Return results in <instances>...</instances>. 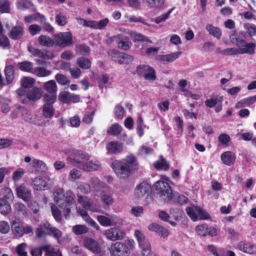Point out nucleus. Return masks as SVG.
<instances>
[{
	"instance_id": "obj_1",
	"label": "nucleus",
	"mask_w": 256,
	"mask_h": 256,
	"mask_svg": "<svg viewBox=\"0 0 256 256\" xmlns=\"http://www.w3.org/2000/svg\"><path fill=\"white\" fill-rule=\"evenodd\" d=\"M125 162L120 160H114L112 167L116 176L120 179H125L129 176L130 170L137 168L136 157L132 154H128L124 158Z\"/></svg>"
},
{
	"instance_id": "obj_2",
	"label": "nucleus",
	"mask_w": 256,
	"mask_h": 256,
	"mask_svg": "<svg viewBox=\"0 0 256 256\" xmlns=\"http://www.w3.org/2000/svg\"><path fill=\"white\" fill-rule=\"evenodd\" d=\"M54 200L56 205L62 210L66 219L70 218L71 210L76 208V202L73 196L64 194L63 189L56 190L54 194Z\"/></svg>"
},
{
	"instance_id": "obj_3",
	"label": "nucleus",
	"mask_w": 256,
	"mask_h": 256,
	"mask_svg": "<svg viewBox=\"0 0 256 256\" xmlns=\"http://www.w3.org/2000/svg\"><path fill=\"white\" fill-rule=\"evenodd\" d=\"M78 203L82 204L84 208H78L77 212L83 217L84 220L90 225L100 230L99 226L88 215L86 210H90L93 212H100L101 208L100 206L94 204L90 199L86 196H78Z\"/></svg>"
},
{
	"instance_id": "obj_4",
	"label": "nucleus",
	"mask_w": 256,
	"mask_h": 256,
	"mask_svg": "<svg viewBox=\"0 0 256 256\" xmlns=\"http://www.w3.org/2000/svg\"><path fill=\"white\" fill-rule=\"evenodd\" d=\"M68 160L73 166L86 172H90L102 169L100 162L96 159H91L88 154H82L74 159L69 158Z\"/></svg>"
},
{
	"instance_id": "obj_5",
	"label": "nucleus",
	"mask_w": 256,
	"mask_h": 256,
	"mask_svg": "<svg viewBox=\"0 0 256 256\" xmlns=\"http://www.w3.org/2000/svg\"><path fill=\"white\" fill-rule=\"evenodd\" d=\"M135 242L133 240H130L124 242H116L111 245L110 248L112 256H128L130 250L134 246Z\"/></svg>"
},
{
	"instance_id": "obj_6",
	"label": "nucleus",
	"mask_w": 256,
	"mask_h": 256,
	"mask_svg": "<svg viewBox=\"0 0 256 256\" xmlns=\"http://www.w3.org/2000/svg\"><path fill=\"white\" fill-rule=\"evenodd\" d=\"M16 93L20 96V99L23 103L26 102L22 98L26 94V98L30 101H36L40 98L42 96V90L38 87H30L28 89L19 88L16 90Z\"/></svg>"
},
{
	"instance_id": "obj_7",
	"label": "nucleus",
	"mask_w": 256,
	"mask_h": 256,
	"mask_svg": "<svg viewBox=\"0 0 256 256\" xmlns=\"http://www.w3.org/2000/svg\"><path fill=\"white\" fill-rule=\"evenodd\" d=\"M10 223L12 232L16 237H22L24 234H28L33 230L31 226H24L20 220L16 218H12L10 220Z\"/></svg>"
},
{
	"instance_id": "obj_8",
	"label": "nucleus",
	"mask_w": 256,
	"mask_h": 256,
	"mask_svg": "<svg viewBox=\"0 0 256 256\" xmlns=\"http://www.w3.org/2000/svg\"><path fill=\"white\" fill-rule=\"evenodd\" d=\"M154 187L162 199L164 201L171 200L172 192L168 182L162 180H158L156 182Z\"/></svg>"
},
{
	"instance_id": "obj_9",
	"label": "nucleus",
	"mask_w": 256,
	"mask_h": 256,
	"mask_svg": "<svg viewBox=\"0 0 256 256\" xmlns=\"http://www.w3.org/2000/svg\"><path fill=\"white\" fill-rule=\"evenodd\" d=\"M28 50L33 56L38 57L42 60L36 59L35 62L38 65H43L45 64L44 60L51 59L54 57V54L48 50H41L32 46H28Z\"/></svg>"
},
{
	"instance_id": "obj_10",
	"label": "nucleus",
	"mask_w": 256,
	"mask_h": 256,
	"mask_svg": "<svg viewBox=\"0 0 256 256\" xmlns=\"http://www.w3.org/2000/svg\"><path fill=\"white\" fill-rule=\"evenodd\" d=\"M54 184V180L46 176L36 177L32 181L34 188L38 190L49 189Z\"/></svg>"
},
{
	"instance_id": "obj_11",
	"label": "nucleus",
	"mask_w": 256,
	"mask_h": 256,
	"mask_svg": "<svg viewBox=\"0 0 256 256\" xmlns=\"http://www.w3.org/2000/svg\"><path fill=\"white\" fill-rule=\"evenodd\" d=\"M112 195V191L108 187H105L100 191L96 196H98L100 197L103 207L107 209L114 203Z\"/></svg>"
},
{
	"instance_id": "obj_12",
	"label": "nucleus",
	"mask_w": 256,
	"mask_h": 256,
	"mask_svg": "<svg viewBox=\"0 0 256 256\" xmlns=\"http://www.w3.org/2000/svg\"><path fill=\"white\" fill-rule=\"evenodd\" d=\"M136 73L144 77L146 80L154 81L156 79L154 70L148 64H140L137 66Z\"/></svg>"
},
{
	"instance_id": "obj_13",
	"label": "nucleus",
	"mask_w": 256,
	"mask_h": 256,
	"mask_svg": "<svg viewBox=\"0 0 256 256\" xmlns=\"http://www.w3.org/2000/svg\"><path fill=\"white\" fill-rule=\"evenodd\" d=\"M55 44L58 46L66 47L72 43V35L70 32H60L54 36Z\"/></svg>"
},
{
	"instance_id": "obj_14",
	"label": "nucleus",
	"mask_w": 256,
	"mask_h": 256,
	"mask_svg": "<svg viewBox=\"0 0 256 256\" xmlns=\"http://www.w3.org/2000/svg\"><path fill=\"white\" fill-rule=\"evenodd\" d=\"M104 234L107 238L113 241L122 240L124 236L123 230L118 227L106 230Z\"/></svg>"
},
{
	"instance_id": "obj_15",
	"label": "nucleus",
	"mask_w": 256,
	"mask_h": 256,
	"mask_svg": "<svg viewBox=\"0 0 256 256\" xmlns=\"http://www.w3.org/2000/svg\"><path fill=\"white\" fill-rule=\"evenodd\" d=\"M83 244L86 249L93 253L100 254L101 252L100 245L96 240L92 238H86L84 240Z\"/></svg>"
},
{
	"instance_id": "obj_16",
	"label": "nucleus",
	"mask_w": 256,
	"mask_h": 256,
	"mask_svg": "<svg viewBox=\"0 0 256 256\" xmlns=\"http://www.w3.org/2000/svg\"><path fill=\"white\" fill-rule=\"evenodd\" d=\"M223 97L222 96H218L216 98H212L207 99L204 104L206 106L210 108H214V110L216 112H219L222 110V101Z\"/></svg>"
},
{
	"instance_id": "obj_17",
	"label": "nucleus",
	"mask_w": 256,
	"mask_h": 256,
	"mask_svg": "<svg viewBox=\"0 0 256 256\" xmlns=\"http://www.w3.org/2000/svg\"><path fill=\"white\" fill-rule=\"evenodd\" d=\"M196 230L198 234L204 236L207 235L214 236L217 234V230L215 228L208 227L207 224L198 226L196 227Z\"/></svg>"
},
{
	"instance_id": "obj_18",
	"label": "nucleus",
	"mask_w": 256,
	"mask_h": 256,
	"mask_svg": "<svg viewBox=\"0 0 256 256\" xmlns=\"http://www.w3.org/2000/svg\"><path fill=\"white\" fill-rule=\"evenodd\" d=\"M182 52H176L168 54L159 55L156 56V60L164 64L172 62L182 54Z\"/></svg>"
},
{
	"instance_id": "obj_19",
	"label": "nucleus",
	"mask_w": 256,
	"mask_h": 256,
	"mask_svg": "<svg viewBox=\"0 0 256 256\" xmlns=\"http://www.w3.org/2000/svg\"><path fill=\"white\" fill-rule=\"evenodd\" d=\"M148 228L150 231L156 232L163 238H165L169 234V232L167 229L156 223L154 222L150 224Z\"/></svg>"
},
{
	"instance_id": "obj_20",
	"label": "nucleus",
	"mask_w": 256,
	"mask_h": 256,
	"mask_svg": "<svg viewBox=\"0 0 256 256\" xmlns=\"http://www.w3.org/2000/svg\"><path fill=\"white\" fill-rule=\"evenodd\" d=\"M123 149V144L118 141L110 142L106 144V150L109 154H118L121 153Z\"/></svg>"
},
{
	"instance_id": "obj_21",
	"label": "nucleus",
	"mask_w": 256,
	"mask_h": 256,
	"mask_svg": "<svg viewBox=\"0 0 256 256\" xmlns=\"http://www.w3.org/2000/svg\"><path fill=\"white\" fill-rule=\"evenodd\" d=\"M151 187L146 182H142L137 186L135 188L134 194L138 198H141L150 192Z\"/></svg>"
},
{
	"instance_id": "obj_22",
	"label": "nucleus",
	"mask_w": 256,
	"mask_h": 256,
	"mask_svg": "<svg viewBox=\"0 0 256 256\" xmlns=\"http://www.w3.org/2000/svg\"><path fill=\"white\" fill-rule=\"evenodd\" d=\"M256 44L254 42L248 43L244 40V44L238 48L239 54H248L252 55L255 52Z\"/></svg>"
},
{
	"instance_id": "obj_23",
	"label": "nucleus",
	"mask_w": 256,
	"mask_h": 256,
	"mask_svg": "<svg viewBox=\"0 0 256 256\" xmlns=\"http://www.w3.org/2000/svg\"><path fill=\"white\" fill-rule=\"evenodd\" d=\"M23 120L26 122L36 125H40V117L28 111L26 108L22 114Z\"/></svg>"
},
{
	"instance_id": "obj_24",
	"label": "nucleus",
	"mask_w": 256,
	"mask_h": 256,
	"mask_svg": "<svg viewBox=\"0 0 256 256\" xmlns=\"http://www.w3.org/2000/svg\"><path fill=\"white\" fill-rule=\"evenodd\" d=\"M46 228V234L56 239H58L62 236V232L57 228L54 227L48 222H46V224L44 225Z\"/></svg>"
},
{
	"instance_id": "obj_25",
	"label": "nucleus",
	"mask_w": 256,
	"mask_h": 256,
	"mask_svg": "<svg viewBox=\"0 0 256 256\" xmlns=\"http://www.w3.org/2000/svg\"><path fill=\"white\" fill-rule=\"evenodd\" d=\"M237 247L245 253L252 254L256 252V246L250 243L240 242L238 244Z\"/></svg>"
},
{
	"instance_id": "obj_26",
	"label": "nucleus",
	"mask_w": 256,
	"mask_h": 256,
	"mask_svg": "<svg viewBox=\"0 0 256 256\" xmlns=\"http://www.w3.org/2000/svg\"><path fill=\"white\" fill-rule=\"evenodd\" d=\"M18 196L24 200L28 201L31 197V193L29 190L24 186H20L16 188Z\"/></svg>"
},
{
	"instance_id": "obj_27",
	"label": "nucleus",
	"mask_w": 256,
	"mask_h": 256,
	"mask_svg": "<svg viewBox=\"0 0 256 256\" xmlns=\"http://www.w3.org/2000/svg\"><path fill=\"white\" fill-rule=\"evenodd\" d=\"M221 160L224 164L227 166L232 164L236 160L235 154L230 151L223 152L221 155Z\"/></svg>"
},
{
	"instance_id": "obj_28",
	"label": "nucleus",
	"mask_w": 256,
	"mask_h": 256,
	"mask_svg": "<svg viewBox=\"0 0 256 256\" xmlns=\"http://www.w3.org/2000/svg\"><path fill=\"white\" fill-rule=\"evenodd\" d=\"M38 42L39 44L43 46L52 47L54 44V39H52L48 36L41 35L38 37Z\"/></svg>"
},
{
	"instance_id": "obj_29",
	"label": "nucleus",
	"mask_w": 256,
	"mask_h": 256,
	"mask_svg": "<svg viewBox=\"0 0 256 256\" xmlns=\"http://www.w3.org/2000/svg\"><path fill=\"white\" fill-rule=\"evenodd\" d=\"M256 102V94L244 98L238 102L236 104V108H240L242 107L248 106Z\"/></svg>"
},
{
	"instance_id": "obj_30",
	"label": "nucleus",
	"mask_w": 256,
	"mask_h": 256,
	"mask_svg": "<svg viewBox=\"0 0 256 256\" xmlns=\"http://www.w3.org/2000/svg\"><path fill=\"white\" fill-rule=\"evenodd\" d=\"M11 100L2 96H0V105L2 112L4 113H8L11 109Z\"/></svg>"
},
{
	"instance_id": "obj_31",
	"label": "nucleus",
	"mask_w": 256,
	"mask_h": 256,
	"mask_svg": "<svg viewBox=\"0 0 256 256\" xmlns=\"http://www.w3.org/2000/svg\"><path fill=\"white\" fill-rule=\"evenodd\" d=\"M12 208L10 204L5 198H0V213L5 215L10 213Z\"/></svg>"
},
{
	"instance_id": "obj_32",
	"label": "nucleus",
	"mask_w": 256,
	"mask_h": 256,
	"mask_svg": "<svg viewBox=\"0 0 256 256\" xmlns=\"http://www.w3.org/2000/svg\"><path fill=\"white\" fill-rule=\"evenodd\" d=\"M90 184L94 188L95 194L94 196L96 197L99 193L100 191L102 190L104 187L103 186V183L98 178L92 177L90 180Z\"/></svg>"
},
{
	"instance_id": "obj_33",
	"label": "nucleus",
	"mask_w": 256,
	"mask_h": 256,
	"mask_svg": "<svg viewBox=\"0 0 256 256\" xmlns=\"http://www.w3.org/2000/svg\"><path fill=\"white\" fill-rule=\"evenodd\" d=\"M134 236L136 238V240L138 242V246L140 247L142 246H146V244H150L148 240L146 238V236L139 230H136L134 231Z\"/></svg>"
},
{
	"instance_id": "obj_34",
	"label": "nucleus",
	"mask_w": 256,
	"mask_h": 256,
	"mask_svg": "<svg viewBox=\"0 0 256 256\" xmlns=\"http://www.w3.org/2000/svg\"><path fill=\"white\" fill-rule=\"evenodd\" d=\"M44 89L50 94H54L57 92V86L54 80H50L44 84Z\"/></svg>"
},
{
	"instance_id": "obj_35",
	"label": "nucleus",
	"mask_w": 256,
	"mask_h": 256,
	"mask_svg": "<svg viewBox=\"0 0 256 256\" xmlns=\"http://www.w3.org/2000/svg\"><path fill=\"white\" fill-rule=\"evenodd\" d=\"M17 66L22 71L30 73L33 72V64L30 61L26 60L18 62Z\"/></svg>"
},
{
	"instance_id": "obj_36",
	"label": "nucleus",
	"mask_w": 256,
	"mask_h": 256,
	"mask_svg": "<svg viewBox=\"0 0 256 256\" xmlns=\"http://www.w3.org/2000/svg\"><path fill=\"white\" fill-rule=\"evenodd\" d=\"M40 20L42 22L46 21V18L44 16L40 14H34L32 15L26 16L24 18V20L26 22L31 23L34 21Z\"/></svg>"
},
{
	"instance_id": "obj_37",
	"label": "nucleus",
	"mask_w": 256,
	"mask_h": 256,
	"mask_svg": "<svg viewBox=\"0 0 256 256\" xmlns=\"http://www.w3.org/2000/svg\"><path fill=\"white\" fill-rule=\"evenodd\" d=\"M32 165L38 171L44 172L47 170L46 164L41 160L36 158L33 159Z\"/></svg>"
},
{
	"instance_id": "obj_38",
	"label": "nucleus",
	"mask_w": 256,
	"mask_h": 256,
	"mask_svg": "<svg viewBox=\"0 0 256 256\" xmlns=\"http://www.w3.org/2000/svg\"><path fill=\"white\" fill-rule=\"evenodd\" d=\"M6 80L8 84L11 83L14 78V67L9 65L6 67L4 70Z\"/></svg>"
},
{
	"instance_id": "obj_39",
	"label": "nucleus",
	"mask_w": 256,
	"mask_h": 256,
	"mask_svg": "<svg viewBox=\"0 0 256 256\" xmlns=\"http://www.w3.org/2000/svg\"><path fill=\"white\" fill-rule=\"evenodd\" d=\"M54 110L52 104H45L43 106L42 114L46 118H51L54 114Z\"/></svg>"
},
{
	"instance_id": "obj_40",
	"label": "nucleus",
	"mask_w": 256,
	"mask_h": 256,
	"mask_svg": "<svg viewBox=\"0 0 256 256\" xmlns=\"http://www.w3.org/2000/svg\"><path fill=\"white\" fill-rule=\"evenodd\" d=\"M23 36V28L20 26H16L10 31V36L14 40L20 38Z\"/></svg>"
},
{
	"instance_id": "obj_41",
	"label": "nucleus",
	"mask_w": 256,
	"mask_h": 256,
	"mask_svg": "<svg viewBox=\"0 0 256 256\" xmlns=\"http://www.w3.org/2000/svg\"><path fill=\"white\" fill-rule=\"evenodd\" d=\"M206 30L209 34L214 37L220 38L222 36V31L219 28L215 27L212 24H208L206 26Z\"/></svg>"
},
{
	"instance_id": "obj_42",
	"label": "nucleus",
	"mask_w": 256,
	"mask_h": 256,
	"mask_svg": "<svg viewBox=\"0 0 256 256\" xmlns=\"http://www.w3.org/2000/svg\"><path fill=\"white\" fill-rule=\"evenodd\" d=\"M32 74L38 77H46L50 76L51 72L44 68L38 66L34 69Z\"/></svg>"
},
{
	"instance_id": "obj_43",
	"label": "nucleus",
	"mask_w": 256,
	"mask_h": 256,
	"mask_svg": "<svg viewBox=\"0 0 256 256\" xmlns=\"http://www.w3.org/2000/svg\"><path fill=\"white\" fill-rule=\"evenodd\" d=\"M122 127L118 124H114L109 127L107 130V134L110 135L117 136L122 131Z\"/></svg>"
},
{
	"instance_id": "obj_44",
	"label": "nucleus",
	"mask_w": 256,
	"mask_h": 256,
	"mask_svg": "<svg viewBox=\"0 0 256 256\" xmlns=\"http://www.w3.org/2000/svg\"><path fill=\"white\" fill-rule=\"evenodd\" d=\"M198 206H193L186 208L187 214L193 221H196L198 219Z\"/></svg>"
},
{
	"instance_id": "obj_45",
	"label": "nucleus",
	"mask_w": 256,
	"mask_h": 256,
	"mask_svg": "<svg viewBox=\"0 0 256 256\" xmlns=\"http://www.w3.org/2000/svg\"><path fill=\"white\" fill-rule=\"evenodd\" d=\"M76 64L80 68L85 70L90 68L91 66L90 60L83 57L78 58Z\"/></svg>"
},
{
	"instance_id": "obj_46",
	"label": "nucleus",
	"mask_w": 256,
	"mask_h": 256,
	"mask_svg": "<svg viewBox=\"0 0 256 256\" xmlns=\"http://www.w3.org/2000/svg\"><path fill=\"white\" fill-rule=\"evenodd\" d=\"M51 210L52 215L57 222H60L62 220V216L60 209L54 204L51 206Z\"/></svg>"
},
{
	"instance_id": "obj_47",
	"label": "nucleus",
	"mask_w": 256,
	"mask_h": 256,
	"mask_svg": "<svg viewBox=\"0 0 256 256\" xmlns=\"http://www.w3.org/2000/svg\"><path fill=\"white\" fill-rule=\"evenodd\" d=\"M230 38L232 43L237 46L239 48L242 46V44H244L245 40L236 34H231Z\"/></svg>"
},
{
	"instance_id": "obj_48",
	"label": "nucleus",
	"mask_w": 256,
	"mask_h": 256,
	"mask_svg": "<svg viewBox=\"0 0 256 256\" xmlns=\"http://www.w3.org/2000/svg\"><path fill=\"white\" fill-rule=\"evenodd\" d=\"M25 108L22 106H19L14 109L10 114V118L12 120H14L18 118L20 115L22 116L24 112Z\"/></svg>"
},
{
	"instance_id": "obj_49",
	"label": "nucleus",
	"mask_w": 256,
	"mask_h": 256,
	"mask_svg": "<svg viewBox=\"0 0 256 256\" xmlns=\"http://www.w3.org/2000/svg\"><path fill=\"white\" fill-rule=\"evenodd\" d=\"M34 80L30 77H24L21 80V84L24 90L28 89L34 83Z\"/></svg>"
},
{
	"instance_id": "obj_50",
	"label": "nucleus",
	"mask_w": 256,
	"mask_h": 256,
	"mask_svg": "<svg viewBox=\"0 0 256 256\" xmlns=\"http://www.w3.org/2000/svg\"><path fill=\"white\" fill-rule=\"evenodd\" d=\"M72 232L76 235H80L88 232L87 227L84 225L78 224L72 227Z\"/></svg>"
},
{
	"instance_id": "obj_51",
	"label": "nucleus",
	"mask_w": 256,
	"mask_h": 256,
	"mask_svg": "<svg viewBox=\"0 0 256 256\" xmlns=\"http://www.w3.org/2000/svg\"><path fill=\"white\" fill-rule=\"evenodd\" d=\"M132 46V42L128 38H124L118 42V46L119 48L126 50H128Z\"/></svg>"
},
{
	"instance_id": "obj_52",
	"label": "nucleus",
	"mask_w": 256,
	"mask_h": 256,
	"mask_svg": "<svg viewBox=\"0 0 256 256\" xmlns=\"http://www.w3.org/2000/svg\"><path fill=\"white\" fill-rule=\"evenodd\" d=\"M32 5L29 0H18L17 7L19 10H24L29 8Z\"/></svg>"
},
{
	"instance_id": "obj_53",
	"label": "nucleus",
	"mask_w": 256,
	"mask_h": 256,
	"mask_svg": "<svg viewBox=\"0 0 256 256\" xmlns=\"http://www.w3.org/2000/svg\"><path fill=\"white\" fill-rule=\"evenodd\" d=\"M97 220L98 222L102 226H111L110 216H98Z\"/></svg>"
},
{
	"instance_id": "obj_54",
	"label": "nucleus",
	"mask_w": 256,
	"mask_h": 256,
	"mask_svg": "<svg viewBox=\"0 0 256 256\" xmlns=\"http://www.w3.org/2000/svg\"><path fill=\"white\" fill-rule=\"evenodd\" d=\"M76 20L80 24L96 29V21L94 20H86L80 18H77Z\"/></svg>"
},
{
	"instance_id": "obj_55",
	"label": "nucleus",
	"mask_w": 256,
	"mask_h": 256,
	"mask_svg": "<svg viewBox=\"0 0 256 256\" xmlns=\"http://www.w3.org/2000/svg\"><path fill=\"white\" fill-rule=\"evenodd\" d=\"M174 10V8H172L170 10H168V12H166V13L163 14L160 16L157 17L154 20V22L156 24H159L161 22L166 21L167 19H168L170 18V15L172 12Z\"/></svg>"
},
{
	"instance_id": "obj_56",
	"label": "nucleus",
	"mask_w": 256,
	"mask_h": 256,
	"mask_svg": "<svg viewBox=\"0 0 256 256\" xmlns=\"http://www.w3.org/2000/svg\"><path fill=\"white\" fill-rule=\"evenodd\" d=\"M154 166L158 170H167L169 168L168 164L164 159L154 162Z\"/></svg>"
},
{
	"instance_id": "obj_57",
	"label": "nucleus",
	"mask_w": 256,
	"mask_h": 256,
	"mask_svg": "<svg viewBox=\"0 0 256 256\" xmlns=\"http://www.w3.org/2000/svg\"><path fill=\"white\" fill-rule=\"evenodd\" d=\"M76 50L80 54L86 56L90 52L88 46L85 45H79L76 46Z\"/></svg>"
},
{
	"instance_id": "obj_58",
	"label": "nucleus",
	"mask_w": 256,
	"mask_h": 256,
	"mask_svg": "<svg viewBox=\"0 0 256 256\" xmlns=\"http://www.w3.org/2000/svg\"><path fill=\"white\" fill-rule=\"evenodd\" d=\"M124 108L122 106L118 105L116 106L114 110V115L117 120H122L124 117Z\"/></svg>"
},
{
	"instance_id": "obj_59",
	"label": "nucleus",
	"mask_w": 256,
	"mask_h": 256,
	"mask_svg": "<svg viewBox=\"0 0 256 256\" xmlns=\"http://www.w3.org/2000/svg\"><path fill=\"white\" fill-rule=\"evenodd\" d=\"M0 12L1 13L10 12V4L8 0H0Z\"/></svg>"
},
{
	"instance_id": "obj_60",
	"label": "nucleus",
	"mask_w": 256,
	"mask_h": 256,
	"mask_svg": "<svg viewBox=\"0 0 256 256\" xmlns=\"http://www.w3.org/2000/svg\"><path fill=\"white\" fill-rule=\"evenodd\" d=\"M56 22L60 26H64L67 23L66 17L62 13H58L56 16Z\"/></svg>"
},
{
	"instance_id": "obj_61",
	"label": "nucleus",
	"mask_w": 256,
	"mask_h": 256,
	"mask_svg": "<svg viewBox=\"0 0 256 256\" xmlns=\"http://www.w3.org/2000/svg\"><path fill=\"white\" fill-rule=\"evenodd\" d=\"M55 78L58 82L61 85H66L70 84V81L67 77L62 74H57L55 76Z\"/></svg>"
},
{
	"instance_id": "obj_62",
	"label": "nucleus",
	"mask_w": 256,
	"mask_h": 256,
	"mask_svg": "<svg viewBox=\"0 0 256 256\" xmlns=\"http://www.w3.org/2000/svg\"><path fill=\"white\" fill-rule=\"evenodd\" d=\"M26 249V243H22L17 246V254L19 256H27Z\"/></svg>"
},
{
	"instance_id": "obj_63",
	"label": "nucleus",
	"mask_w": 256,
	"mask_h": 256,
	"mask_svg": "<svg viewBox=\"0 0 256 256\" xmlns=\"http://www.w3.org/2000/svg\"><path fill=\"white\" fill-rule=\"evenodd\" d=\"M0 46L6 49L10 48V43L8 37L1 34H0Z\"/></svg>"
},
{
	"instance_id": "obj_64",
	"label": "nucleus",
	"mask_w": 256,
	"mask_h": 256,
	"mask_svg": "<svg viewBox=\"0 0 256 256\" xmlns=\"http://www.w3.org/2000/svg\"><path fill=\"white\" fill-rule=\"evenodd\" d=\"M24 174V170L22 168H18L12 174V180L14 182H18Z\"/></svg>"
}]
</instances>
